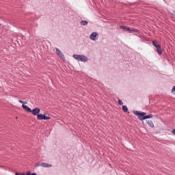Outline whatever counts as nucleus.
<instances>
[{
	"label": "nucleus",
	"mask_w": 175,
	"mask_h": 175,
	"mask_svg": "<svg viewBox=\"0 0 175 175\" xmlns=\"http://www.w3.org/2000/svg\"><path fill=\"white\" fill-rule=\"evenodd\" d=\"M118 104L120 105V106H122V105H124V103L121 100H118Z\"/></svg>",
	"instance_id": "nucleus-15"
},
{
	"label": "nucleus",
	"mask_w": 175,
	"mask_h": 175,
	"mask_svg": "<svg viewBox=\"0 0 175 175\" xmlns=\"http://www.w3.org/2000/svg\"><path fill=\"white\" fill-rule=\"evenodd\" d=\"M133 113L135 116H138V120H139L140 121H144V120H147L148 118H152L153 117L152 114H149L146 116V114H147L146 112H140L138 111H134Z\"/></svg>",
	"instance_id": "nucleus-1"
},
{
	"label": "nucleus",
	"mask_w": 175,
	"mask_h": 175,
	"mask_svg": "<svg viewBox=\"0 0 175 175\" xmlns=\"http://www.w3.org/2000/svg\"><path fill=\"white\" fill-rule=\"evenodd\" d=\"M122 110L124 111V113H126L128 111V107H126V105H123Z\"/></svg>",
	"instance_id": "nucleus-13"
},
{
	"label": "nucleus",
	"mask_w": 175,
	"mask_h": 175,
	"mask_svg": "<svg viewBox=\"0 0 175 175\" xmlns=\"http://www.w3.org/2000/svg\"><path fill=\"white\" fill-rule=\"evenodd\" d=\"M15 175H25V174H20L19 173L16 172V173L15 174Z\"/></svg>",
	"instance_id": "nucleus-19"
},
{
	"label": "nucleus",
	"mask_w": 175,
	"mask_h": 175,
	"mask_svg": "<svg viewBox=\"0 0 175 175\" xmlns=\"http://www.w3.org/2000/svg\"><path fill=\"white\" fill-rule=\"evenodd\" d=\"M172 133L175 136V129L172 131Z\"/></svg>",
	"instance_id": "nucleus-16"
},
{
	"label": "nucleus",
	"mask_w": 175,
	"mask_h": 175,
	"mask_svg": "<svg viewBox=\"0 0 175 175\" xmlns=\"http://www.w3.org/2000/svg\"><path fill=\"white\" fill-rule=\"evenodd\" d=\"M22 107L23 109H24V110H26L27 111V113H31V111H32V110H31V108H29V107L25 105H22Z\"/></svg>",
	"instance_id": "nucleus-10"
},
{
	"label": "nucleus",
	"mask_w": 175,
	"mask_h": 175,
	"mask_svg": "<svg viewBox=\"0 0 175 175\" xmlns=\"http://www.w3.org/2000/svg\"><path fill=\"white\" fill-rule=\"evenodd\" d=\"M81 25H88V21H81L80 22Z\"/></svg>",
	"instance_id": "nucleus-12"
},
{
	"label": "nucleus",
	"mask_w": 175,
	"mask_h": 175,
	"mask_svg": "<svg viewBox=\"0 0 175 175\" xmlns=\"http://www.w3.org/2000/svg\"><path fill=\"white\" fill-rule=\"evenodd\" d=\"M37 118L40 120H50L51 118L49 116H46L42 113H40V114L38 113L37 115Z\"/></svg>",
	"instance_id": "nucleus-5"
},
{
	"label": "nucleus",
	"mask_w": 175,
	"mask_h": 175,
	"mask_svg": "<svg viewBox=\"0 0 175 175\" xmlns=\"http://www.w3.org/2000/svg\"><path fill=\"white\" fill-rule=\"evenodd\" d=\"M152 44L156 47L157 49V52L159 55H162L163 52H162V48L161 47V45L159 43H158V41H152Z\"/></svg>",
	"instance_id": "nucleus-3"
},
{
	"label": "nucleus",
	"mask_w": 175,
	"mask_h": 175,
	"mask_svg": "<svg viewBox=\"0 0 175 175\" xmlns=\"http://www.w3.org/2000/svg\"><path fill=\"white\" fill-rule=\"evenodd\" d=\"M31 114H33V116H38V114L40 113V109L35 108L33 110H31Z\"/></svg>",
	"instance_id": "nucleus-8"
},
{
	"label": "nucleus",
	"mask_w": 175,
	"mask_h": 175,
	"mask_svg": "<svg viewBox=\"0 0 175 175\" xmlns=\"http://www.w3.org/2000/svg\"><path fill=\"white\" fill-rule=\"evenodd\" d=\"M175 92V86H173L172 89V92Z\"/></svg>",
	"instance_id": "nucleus-17"
},
{
	"label": "nucleus",
	"mask_w": 175,
	"mask_h": 175,
	"mask_svg": "<svg viewBox=\"0 0 175 175\" xmlns=\"http://www.w3.org/2000/svg\"><path fill=\"white\" fill-rule=\"evenodd\" d=\"M38 166H42V167H51V164H49L46 163H41L40 164H38Z\"/></svg>",
	"instance_id": "nucleus-9"
},
{
	"label": "nucleus",
	"mask_w": 175,
	"mask_h": 175,
	"mask_svg": "<svg viewBox=\"0 0 175 175\" xmlns=\"http://www.w3.org/2000/svg\"><path fill=\"white\" fill-rule=\"evenodd\" d=\"M18 102H19V103H24V101H23L21 100H19Z\"/></svg>",
	"instance_id": "nucleus-18"
},
{
	"label": "nucleus",
	"mask_w": 175,
	"mask_h": 175,
	"mask_svg": "<svg viewBox=\"0 0 175 175\" xmlns=\"http://www.w3.org/2000/svg\"><path fill=\"white\" fill-rule=\"evenodd\" d=\"M56 54H57V55H59V57H60L62 59H65V55H64V53H62V52H61V50H59L58 48L56 49Z\"/></svg>",
	"instance_id": "nucleus-7"
},
{
	"label": "nucleus",
	"mask_w": 175,
	"mask_h": 175,
	"mask_svg": "<svg viewBox=\"0 0 175 175\" xmlns=\"http://www.w3.org/2000/svg\"><path fill=\"white\" fill-rule=\"evenodd\" d=\"M121 29H124V31H127L128 32H139V30L134 29V28H130L126 26L122 25L120 26Z\"/></svg>",
	"instance_id": "nucleus-4"
},
{
	"label": "nucleus",
	"mask_w": 175,
	"mask_h": 175,
	"mask_svg": "<svg viewBox=\"0 0 175 175\" xmlns=\"http://www.w3.org/2000/svg\"><path fill=\"white\" fill-rule=\"evenodd\" d=\"M147 124L150 126V128H154V123L151 120H148L147 122Z\"/></svg>",
	"instance_id": "nucleus-11"
},
{
	"label": "nucleus",
	"mask_w": 175,
	"mask_h": 175,
	"mask_svg": "<svg viewBox=\"0 0 175 175\" xmlns=\"http://www.w3.org/2000/svg\"><path fill=\"white\" fill-rule=\"evenodd\" d=\"M73 58L77 61H81V62H87V61H88V58L85 55H73Z\"/></svg>",
	"instance_id": "nucleus-2"
},
{
	"label": "nucleus",
	"mask_w": 175,
	"mask_h": 175,
	"mask_svg": "<svg viewBox=\"0 0 175 175\" xmlns=\"http://www.w3.org/2000/svg\"><path fill=\"white\" fill-rule=\"evenodd\" d=\"M98 34L96 32H93L90 36L91 40H97Z\"/></svg>",
	"instance_id": "nucleus-6"
},
{
	"label": "nucleus",
	"mask_w": 175,
	"mask_h": 175,
	"mask_svg": "<svg viewBox=\"0 0 175 175\" xmlns=\"http://www.w3.org/2000/svg\"><path fill=\"white\" fill-rule=\"evenodd\" d=\"M26 175H38L36 173H32L31 174V172L28 171L26 174Z\"/></svg>",
	"instance_id": "nucleus-14"
}]
</instances>
